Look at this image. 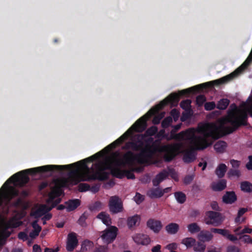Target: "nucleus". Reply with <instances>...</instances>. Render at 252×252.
Masks as SVG:
<instances>
[{
    "instance_id": "nucleus-1",
    "label": "nucleus",
    "mask_w": 252,
    "mask_h": 252,
    "mask_svg": "<svg viewBox=\"0 0 252 252\" xmlns=\"http://www.w3.org/2000/svg\"><path fill=\"white\" fill-rule=\"evenodd\" d=\"M224 122L229 123L231 126H219L214 123H208L198 126L196 129L189 128L175 134L172 138L182 140L188 139L193 145V147L183 151V160L184 162L189 163L196 159L195 150H202L211 145L207 138L217 140L223 135L233 133L241 126H247L248 115L246 112L237 113L235 110H229Z\"/></svg>"
},
{
    "instance_id": "nucleus-2",
    "label": "nucleus",
    "mask_w": 252,
    "mask_h": 252,
    "mask_svg": "<svg viewBox=\"0 0 252 252\" xmlns=\"http://www.w3.org/2000/svg\"><path fill=\"white\" fill-rule=\"evenodd\" d=\"M102 152V151L99 152L88 158L75 163L64 165V166H68L63 168V169H55V171L62 172L64 170H70L69 173V176L74 185L78 184L81 181H90L95 180L101 181L106 180L109 178V173L105 171V170L111 169L114 163L117 160L119 156V153L118 152H113L110 156L106 157L103 161L96 164L97 171L94 174L88 176L86 178H84L79 174V168H82L88 170L89 168L87 166V163L88 162H91L98 159L103 156ZM57 165L59 166V165Z\"/></svg>"
},
{
    "instance_id": "nucleus-3",
    "label": "nucleus",
    "mask_w": 252,
    "mask_h": 252,
    "mask_svg": "<svg viewBox=\"0 0 252 252\" xmlns=\"http://www.w3.org/2000/svg\"><path fill=\"white\" fill-rule=\"evenodd\" d=\"M67 166H68L47 165L22 170L13 175L5 182V184H6L8 181H11L16 182L21 187H23L27 184L30 180L28 174L33 175L38 173H45L48 171L53 172L55 171V169H63V168Z\"/></svg>"
},
{
    "instance_id": "nucleus-4",
    "label": "nucleus",
    "mask_w": 252,
    "mask_h": 252,
    "mask_svg": "<svg viewBox=\"0 0 252 252\" xmlns=\"http://www.w3.org/2000/svg\"><path fill=\"white\" fill-rule=\"evenodd\" d=\"M67 166H68L47 165L22 170L13 175L5 182V184H6L8 181H11L16 182L21 187H23L27 184L30 180L28 174L33 175L38 173H45L48 171L53 172L55 171V169H63V168Z\"/></svg>"
},
{
    "instance_id": "nucleus-5",
    "label": "nucleus",
    "mask_w": 252,
    "mask_h": 252,
    "mask_svg": "<svg viewBox=\"0 0 252 252\" xmlns=\"http://www.w3.org/2000/svg\"><path fill=\"white\" fill-rule=\"evenodd\" d=\"M213 88V85L212 82H208L205 83L201 84L193 87L184 89L179 92L178 94L172 93L170 94L166 99L160 102L159 106L160 108H162L169 103L177 104L180 100V96L183 95H189L198 93L206 89H211Z\"/></svg>"
},
{
    "instance_id": "nucleus-6",
    "label": "nucleus",
    "mask_w": 252,
    "mask_h": 252,
    "mask_svg": "<svg viewBox=\"0 0 252 252\" xmlns=\"http://www.w3.org/2000/svg\"><path fill=\"white\" fill-rule=\"evenodd\" d=\"M149 118V116L148 115V114L141 117L122 136L106 146L103 149V151H110L115 148L117 146L122 144L125 140H126L130 136L134 131L141 132L144 131L147 127V121Z\"/></svg>"
},
{
    "instance_id": "nucleus-7",
    "label": "nucleus",
    "mask_w": 252,
    "mask_h": 252,
    "mask_svg": "<svg viewBox=\"0 0 252 252\" xmlns=\"http://www.w3.org/2000/svg\"><path fill=\"white\" fill-rule=\"evenodd\" d=\"M182 147L181 143H176L171 144H167L162 146L156 144L153 141L151 142L150 158L157 152L163 153V159L164 161L169 162L171 161L176 157L177 152Z\"/></svg>"
},
{
    "instance_id": "nucleus-8",
    "label": "nucleus",
    "mask_w": 252,
    "mask_h": 252,
    "mask_svg": "<svg viewBox=\"0 0 252 252\" xmlns=\"http://www.w3.org/2000/svg\"><path fill=\"white\" fill-rule=\"evenodd\" d=\"M251 62L252 59H250L248 63H247V61H245L240 66L237 68L232 73L220 79L210 82H212V84L213 85V87L214 86H218L227 83L237 77L240 74H241L243 71V70L249 65Z\"/></svg>"
},
{
    "instance_id": "nucleus-9",
    "label": "nucleus",
    "mask_w": 252,
    "mask_h": 252,
    "mask_svg": "<svg viewBox=\"0 0 252 252\" xmlns=\"http://www.w3.org/2000/svg\"><path fill=\"white\" fill-rule=\"evenodd\" d=\"M145 137L146 136L144 134H136L133 137L132 141L126 142L122 149L123 150L131 149L134 151H139L144 145Z\"/></svg>"
},
{
    "instance_id": "nucleus-10",
    "label": "nucleus",
    "mask_w": 252,
    "mask_h": 252,
    "mask_svg": "<svg viewBox=\"0 0 252 252\" xmlns=\"http://www.w3.org/2000/svg\"><path fill=\"white\" fill-rule=\"evenodd\" d=\"M154 138L152 137H149L145 140V145L142 149L140 150V153L137 154V157L141 158L140 161L142 163H147L148 159L150 158V153L151 148V142H153Z\"/></svg>"
},
{
    "instance_id": "nucleus-11",
    "label": "nucleus",
    "mask_w": 252,
    "mask_h": 252,
    "mask_svg": "<svg viewBox=\"0 0 252 252\" xmlns=\"http://www.w3.org/2000/svg\"><path fill=\"white\" fill-rule=\"evenodd\" d=\"M207 218L205 223L208 225H212L214 226L220 225L223 221L221 214L218 212L209 211L206 212Z\"/></svg>"
},
{
    "instance_id": "nucleus-12",
    "label": "nucleus",
    "mask_w": 252,
    "mask_h": 252,
    "mask_svg": "<svg viewBox=\"0 0 252 252\" xmlns=\"http://www.w3.org/2000/svg\"><path fill=\"white\" fill-rule=\"evenodd\" d=\"M118 228L114 226H110L103 231L101 237L104 243L110 244L114 241L117 235Z\"/></svg>"
},
{
    "instance_id": "nucleus-13",
    "label": "nucleus",
    "mask_w": 252,
    "mask_h": 252,
    "mask_svg": "<svg viewBox=\"0 0 252 252\" xmlns=\"http://www.w3.org/2000/svg\"><path fill=\"white\" fill-rule=\"evenodd\" d=\"M110 211L113 214H117L123 211V204L119 197L116 195L111 196L109 201Z\"/></svg>"
},
{
    "instance_id": "nucleus-14",
    "label": "nucleus",
    "mask_w": 252,
    "mask_h": 252,
    "mask_svg": "<svg viewBox=\"0 0 252 252\" xmlns=\"http://www.w3.org/2000/svg\"><path fill=\"white\" fill-rule=\"evenodd\" d=\"M141 158L137 157V154L135 155L131 151H128L123 156V160L120 161V164L121 165L125 164H132L134 161L136 160L139 163L142 164L140 161Z\"/></svg>"
},
{
    "instance_id": "nucleus-15",
    "label": "nucleus",
    "mask_w": 252,
    "mask_h": 252,
    "mask_svg": "<svg viewBox=\"0 0 252 252\" xmlns=\"http://www.w3.org/2000/svg\"><path fill=\"white\" fill-rule=\"evenodd\" d=\"M78 245V240L76 234L74 232L69 233L67 235L66 249L68 252H73Z\"/></svg>"
},
{
    "instance_id": "nucleus-16",
    "label": "nucleus",
    "mask_w": 252,
    "mask_h": 252,
    "mask_svg": "<svg viewBox=\"0 0 252 252\" xmlns=\"http://www.w3.org/2000/svg\"><path fill=\"white\" fill-rule=\"evenodd\" d=\"M133 241L138 245L146 246L151 242V239L146 234H136L132 237Z\"/></svg>"
},
{
    "instance_id": "nucleus-17",
    "label": "nucleus",
    "mask_w": 252,
    "mask_h": 252,
    "mask_svg": "<svg viewBox=\"0 0 252 252\" xmlns=\"http://www.w3.org/2000/svg\"><path fill=\"white\" fill-rule=\"evenodd\" d=\"M147 226L155 233H158L162 228V225L160 220L150 219L147 222Z\"/></svg>"
},
{
    "instance_id": "nucleus-18",
    "label": "nucleus",
    "mask_w": 252,
    "mask_h": 252,
    "mask_svg": "<svg viewBox=\"0 0 252 252\" xmlns=\"http://www.w3.org/2000/svg\"><path fill=\"white\" fill-rule=\"evenodd\" d=\"M237 196L233 191H227L223 195L222 199L223 203L231 204L237 200Z\"/></svg>"
},
{
    "instance_id": "nucleus-19",
    "label": "nucleus",
    "mask_w": 252,
    "mask_h": 252,
    "mask_svg": "<svg viewBox=\"0 0 252 252\" xmlns=\"http://www.w3.org/2000/svg\"><path fill=\"white\" fill-rule=\"evenodd\" d=\"M66 205V209L67 212H71L75 210L81 204V201L78 199H69L65 202Z\"/></svg>"
},
{
    "instance_id": "nucleus-20",
    "label": "nucleus",
    "mask_w": 252,
    "mask_h": 252,
    "mask_svg": "<svg viewBox=\"0 0 252 252\" xmlns=\"http://www.w3.org/2000/svg\"><path fill=\"white\" fill-rule=\"evenodd\" d=\"M226 180L221 179L217 183H213L212 184L211 188L215 191H220L226 188Z\"/></svg>"
},
{
    "instance_id": "nucleus-21",
    "label": "nucleus",
    "mask_w": 252,
    "mask_h": 252,
    "mask_svg": "<svg viewBox=\"0 0 252 252\" xmlns=\"http://www.w3.org/2000/svg\"><path fill=\"white\" fill-rule=\"evenodd\" d=\"M51 210V208L50 207L43 205L41 206L38 209H37L32 214L35 218H38L45 215L46 213Z\"/></svg>"
},
{
    "instance_id": "nucleus-22",
    "label": "nucleus",
    "mask_w": 252,
    "mask_h": 252,
    "mask_svg": "<svg viewBox=\"0 0 252 252\" xmlns=\"http://www.w3.org/2000/svg\"><path fill=\"white\" fill-rule=\"evenodd\" d=\"M19 193V191L17 189L13 187L10 188L4 196V198L7 202V204L15 197L18 196Z\"/></svg>"
},
{
    "instance_id": "nucleus-23",
    "label": "nucleus",
    "mask_w": 252,
    "mask_h": 252,
    "mask_svg": "<svg viewBox=\"0 0 252 252\" xmlns=\"http://www.w3.org/2000/svg\"><path fill=\"white\" fill-rule=\"evenodd\" d=\"M147 195L151 198H158L163 196V193L161 192V189L158 187L149 189L147 192Z\"/></svg>"
},
{
    "instance_id": "nucleus-24",
    "label": "nucleus",
    "mask_w": 252,
    "mask_h": 252,
    "mask_svg": "<svg viewBox=\"0 0 252 252\" xmlns=\"http://www.w3.org/2000/svg\"><path fill=\"white\" fill-rule=\"evenodd\" d=\"M213 235L211 232L208 231H201L198 234V238L201 242H209L213 238Z\"/></svg>"
},
{
    "instance_id": "nucleus-25",
    "label": "nucleus",
    "mask_w": 252,
    "mask_h": 252,
    "mask_svg": "<svg viewBox=\"0 0 252 252\" xmlns=\"http://www.w3.org/2000/svg\"><path fill=\"white\" fill-rule=\"evenodd\" d=\"M165 229L169 234L174 235L178 232L179 225L176 223L171 222L167 224Z\"/></svg>"
},
{
    "instance_id": "nucleus-26",
    "label": "nucleus",
    "mask_w": 252,
    "mask_h": 252,
    "mask_svg": "<svg viewBox=\"0 0 252 252\" xmlns=\"http://www.w3.org/2000/svg\"><path fill=\"white\" fill-rule=\"evenodd\" d=\"M22 223L21 221L12 218L4 223V226L5 229L16 228L21 225Z\"/></svg>"
},
{
    "instance_id": "nucleus-27",
    "label": "nucleus",
    "mask_w": 252,
    "mask_h": 252,
    "mask_svg": "<svg viewBox=\"0 0 252 252\" xmlns=\"http://www.w3.org/2000/svg\"><path fill=\"white\" fill-rule=\"evenodd\" d=\"M227 170V166L224 163L220 164L215 170V173L219 178L224 177Z\"/></svg>"
},
{
    "instance_id": "nucleus-28",
    "label": "nucleus",
    "mask_w": 252,
    "mask_h": 252,
    "mask_svg": "<svg viewBox=\"0 0 252 252\" xmlns=\"http://www.w3.org/2000/svg\"><path fill=\"white\" fill-rule=\"evenodd\" d=\"M110 170H111V174L113 176L119 179H123L125 177V170H121L118 168H114L112 167Z\"/></svg>"
},
{
    "instance_id": "nucleus-29",
    "label": "nucleus",
    "mask_w": 252,
    "mask_h": 252,
    "mask_svg": "<svg viewBox=\"0 0 252 252\" xmlns=\"http://www.w3.org/2000/svg\"><path fill=\"white\" fill-rule=\"evenodd\" d=\"M214 149L219 153H223L227 147V144L225 141H219L214 145Z\"/></svg>"
},
{
    "instance_id": "nucleus-30",
    "label": "nucleus",
    "mask_w": 252,
    "mask_h": 252,
    "mask_svg": "<svg viewBox=\"0 0 252 252\" xmlns=\"http://www.w3.org/2000/svg\"><path fill=\"white\" fill-rule=\"evenodd\" d=\"M241 190L245 192H252V184L248 181H243L240 184Z\"/></svg>"
},
{
    "instance_id": "nucleus-31",
    "label": "nucleus",
    "mask_w": 252,
    "mask_h": 252,
    "mask_svg": "<svg viewBox=\"0 0 252 252\" xmlns=\"http://www.w3.org/2000/svg\"><path fill=\"white\" fill-rule=\"evenodd\" d=\"M181 243L185 245L187 248H190L192 247H194L196 243V240L193 238L187 237L183 239L182 240Z\"/></svg>"
},
{
    "instance_id": "nucleus-32",
    "label": "nucleus",
    "mask_w": 252,
    "mask_h": 252,
    "mask_svg": "<svg viewBox=\"0 0 252 252\" xmlns=\"http://www.w3.org/2000/svg\"><path fill=\"white\" fill-rule=\"evenodd\" d=\"M174 196L177 201L180 204H183L186 201V195L182 191L175 192L174 193Z\"/></svg>"
},
{
    "instance_id": "nucleus-33",
    "label": "nucleus",
    "mask_w": 252,
    "mask_h": 252,
    "mask_svg": "<svg viewBox=\"0 0 252 252\" xmlns=\"http://www.w3.org/2000/svg\"><path fill=\"white\" fill-rule=\"evenodd\" d=\"M97 218L101 220L103 223L106 225H109L111 223V219L108 215L106 214L104 212L99 213Z\"/></svg>"
},
{
    "instance_id": "nucleus-34",
    "label": "nucleus",
    "mask_w": 252,
    "mask_h": 252,
    "mask_svg": "<svg viewBox=\"0 0 252 252\" xmlns=\"http://www.w3.org/2000/svg\"><path fill=\"white\" fill-rule=\"evenodd\" d=\"M230 101L227 98H222L217 103V108L220 110H225L229 104Z\"/></svg>"
},
{
    "instance_id": "nucleus-35",
    "label": "nucleus",
    "mask_w": 252,
    "mask_h": 252,
    "mask_svg": "<svg viewBox=\"0 0 252 252\" xmlns=\"http://www.w3.org/2000/svg\"><path fill=\"white\" fill-rule=\"evenodd\" d=\"M140 220L138 215H135L127 219V224L129 228H131L136 224Z\"/></svg>"
},
{
    "instance_id": "nucleus-36",
    "label": "nucleus",
    "mask_w": 252,
    "mask_h": 252,
    "mask_svg": "<svg viewBox=\"0 0 252 252\" xmlns=\"http://www.w3.org/2000/svg\"><path fill=\"white\" fill-rule=\"evenodd\" d=\"M188 228L189 231L192 234L200 232L201 230L200 227L198 226L197 223L195 222L189 224L188 225Z\"/></svg>"
},
{
    "instance_id": "nucleus-37",
    "label": "nucleus",
    "mask_w": 252,
    "mask_h": 252,
    "mask_svg": "<svg viewBox=\"0 0 252 252\" xmlns=\"http://www.w3.org/2000/svg\"><path fill=\"white\" fill-rule=\"evenodd\" d=\"M241 174V171L239 169L231 168L228 170L227 173V176L229 178L232 177L239 178L240 177Z\"/></svg>"
},
{
    "instance_id": "nucleus-38",
    "label": "nucleus",
    "mask_w": 252,
    "mask_h": 252,
    "mask_svg": "<svg viewBox=\"0 0 252 252\" xmlns=\"http://www.w3.org/2000/svg\"><path fill=\"white\" fill-rule=\"evenodd\" d=\"M191 101L190 99L183 100L180 103V107L186 111H189L191 108Z\"/></svg>"
},
{
    "instance_id": "nucleus-39",
    "label": "nucleus",
    "mask_w": 252,
    "mask_h": 252,
    "mask_svg": "<svg viewBox=\"0 0 252 252\" xmlns=\"http://www.w3.org/2000/svg\"><path fill=\"white\" fill-rule=\"evenodd\" d=\"M158 129L156 126H152L148 128L145 131L144 134L146 137L151 136L156 134L158 132Z\"/></svg>"
},
{
    "instance_id": "nucleus-40",
    "label": "nucleus",
    "mask_w": 252,
    "mask_h": 252,
    "mask_svg": "<svg viewBox=\"0 0 252 252\" xmlns=\"http://www.w3.org/2000/svg\"><path fill=\"white\" fill-rule=\"evenodd\" d=\"M210 230L211 232L220 234L225 237H226L229 231L225 229H220L216 228H212Z\"/></svg>"
},
{
    "instance_id": "nucleus-41",
    "label": "nucleus",
    "mask_w": 252,
    "mask_h": 252,
    "mask_svg": "<svg viewBox=\"0 0 252 252\" xmlns=\"http://www.w3.org/2000/svg\"><path fill=\"white\" fill-rule=\"evenodd\" d=\"M206 248V245L201 242H198L193 247V250L194 251L199 252H204Z\"/></svg>"
},
{
    "instance_id": "nucleus-42",
    "label": "nucleus",
    "mask_w": 252,
    "mask_h": 252,
    "mask_svg": "<svg viewBox=\"0 0 252 252\" xmlns=\"http://www.w3.org/2000/svg\"><path fill=\"white\" fill-rule=\"evenodd\" d=\"M102 204L99 201H96L94 203L91 204L89 208L92 211H99L101 208Z\"/></svg>"
},
{
    "instance_id": "nucleus-43",
    "label": "nucleus",
    "mask_w": 252,
    "mask_h": 252,
    "mask_svg": "<svg viewBox=\"0 0 252 252\" xmlns=\"http://www.w3.org/2000/svg\"><path fill=\"white\" fill-rule=\"evenodd\" d=\"M172 122V118L170 116L166 117L161 122V126L163 128L169 127Z\"/></svg>"
},
{
    "instance_id": "nucleus-44",
    "label": "nucleus",
    "mask_w": 252,
    "mask_h": 252,
    "mask_svg": "<svg viewBox=\"0 0 252 252\" xmlns=\"http://www.w3.org/2000/svg\"><path fill=\"white\" fill-rule=\"evenodd\" d=\"M168 172L166 170L164 169L157 174L156 177L162 182L168 177Z\"/></svg>"
},
{
    "instance_id": "nucleus-45",
    "label": "nucleus",
    "mask_w": 252,
    "mask_h": 252,
    "mask_svg": "<svg viewBox=\"0 0 252 252\" xmlns=\"http://www.w3.org/2000/svg\"><path fill=\"white\" fill-rule=\"evenodd\" d=\"M90 186L86 183H80L78 185V190L80 192H84L90 190Z\"/></svg>"
},
{
    "instance_id": "nucleus-46",
    "label": "nucleus",
    "mask_w": 252,
    "mask_h": 252,
    "mask_svg": "<svg viewBox=\"0 0 252 252\" xmlns=\"http://www.w3.org/2000/svg\"><path fill=\"white\" fill-rule=\"evenodd\" d=\"M134 200L137 204H140L144 200V196L139 192H136Z\"/></svg>"
},
{
    "instance_id": "nucleus-47",
    "label": "nucleus",
    "mask_w": 252,
    "mask_h": 252,
    "mask_svg": "<svg viewBox=\"0 0 252 252\" xmlns=\"http://www.w3.org/2000/svg\"><path fill=\"white\" fill-rule=\"evenodd\" d=\"M206 101V97L203 94L199 95L196 97V104L198 106H201L203 105L204 102Z\"/></svg>"
},
{
    "instance_id": "nucleus-48",
    "label": "nucleus",
    "mask_w": 252,
    "mask_h": 252,
    "mask_svg": "<svg viewBox=\"0 0 252 252\" xmlns=\"http://www.w3.org/2000/svg\"><path fill=\"white\" fill-rule=\"evenodd\" d=\"M216 107V104L214 101L206 102L204 105L205 109L207 111H210Z\"/></svg>"
},
{
    "instance_id": "nucleus-49",
    "label": "nucleus",
    "mask_w": 252,
    "mask_h": 252,
    "mask_svg": "<svg viewBox=\"0 0 252 252\" xmlns=\"http://www.w3.org/2000/svg\"><path fill=\"white\" fill-rule=\"evenodd\" d=\"M88 216L86 213H84L80 217L78 220V223L82 226H85V221L87 219Z\"/></svg>"
},
{
    "instance_id": "nucleus-50",
    "label": "nucleus",
    "mask_w": 252,
    "mask_h": 252,
    "mask_svg": "<svg viewBox=\"0 0 252 252\" xmlns=\"http://www.w3.org/2000/svg\"><path fill=\"white\" fill-rule=\"evenodd\" d=\"M230 163L233 169H238L240 167L241 162L240 161L232 159L230 160Z\"/></svg>"
},
{
    "instance_id": "nucleus-51",
    "label": "nucleus",
    "mask_w": 252,
    "mask_h": 252,
    "mask_svg": "<svg viewBox=\"0 0 252 252\" xmlns=\"http://www.w3.org/2000/svg\"><path fill=\"white\" fill-rule=\"evenodd\" d=\"M126 177L128 179H134L135 177L132 171L128 170H125V177Z\"/></svg>"
},
{
    "instance_id": "nucleus-52",
    "label": "nucleus",
    "mask_w": 252,
    "mask_h": 252,
    "mask_svg": "<svg viewBox=\"0 0 252 252\" xmlns=\"http://www.w3.org/2000/svg\"><path fill=\"white\" fill-rule=\"evenodd\" d=\"M18 238L19 239L22 240L24 241L28 240V236L27 234L25 232H20L18 234Z\"/></svg>"
},
{
    "instance_id": "nucleus-53",
    "label": "nucleus",
    "mask_w": 252,
    "mask_h": 252,
    "mask_svg": "<svg viewBox=\"0 0 252 252\" xmlns=\"http://www.w3.org/2000/svg\"><path fill=\"white\" fill-rule=\"evenodd\" d=\"M178 248V245L176 243L169 244L166 247V249L170 251H174Z\"/></svg>"
},
{
    "instance_id": "nucleus-54",
    "label": "nucleus",
    "mask_w": 252,
    "mask_h": 252,
    "mask_svg": "<svg viewBox=\"0 0 252 252\" xmlns=\"http://www.w3.org/2000/svg\"><path fill=\"white\" fill-rule=\"evenodd\" d=\"M227 252H240V250L235 246H229L227 248Z\"/></svg>"
},
{
    "instance_id": "nucleus-55",
    "label": "nucleus",
    "mask_w": 252,
    "mask_h": 252,
    "mask_svg": "<svg viewBox=\"0 0 252 252\" xmlns=\"http://www.w3.org/2000/svg\"><path fill=\"white\" fill-rule=\"evenodd\" d=\"M40 233V230H32L31 232H30L29 234V236L32 239H34L37 236H38L39 234Z\"/></svg>"
},
{
    "instance_id": "nucleus-56",
    "label": "nucleus",
    "mask_w": 252,
    "mask_h": 252,
    "mask_svg": "<svg viewBox=\"0 0 252 252\" xmlns=\"http://www.w3.org/2000/svg\"><path fill=\"white\" fill-rule=\"evenodd\" d=\"M171 115L174 118V120H176L179 117V113L176 109H173L171 111Z\"/></svg>"
},
{
    "instance_id": "nucleus-57",
    "label": "nucleus",
    "mask_w": 252,
    "mask_h": 252,
    "mask_svg": "<svg viewBox=\"0 0 252 252\" xmlns=\"http://www.w3.org/2000/svg\"><path fill=\"white\" fill-rule=\"evenodd\" d=\"M100 185L99 184H95L94 185L90 187V189L94 193L97 192L100 189Z\"/></svg>"
},
{
    "instance_id": "nucleus-58",
    "label": "nucleus",
    "mask_w": 252,
    "mask_h": 252,
    "mask_svg": "<svg viewBox=\"0 0 252 252\" xmlns=\"http://www.w3.org/2000/svg\"><path fill=\"white\" fill-rule=\"evenodd\" d=\"M193 179V177L191 175L186 176L184 178V183L186 185L189 184Z\"/></svg>"
},
{
    "instance_id": "nucleus-59",
    "label": "nucleus",
    "mask_w": 252,
    "mask_h": 252,
    "mask_svg": "<svg viewBox=\"0 0 252 252\" xmlns=\"http://www.w3.org/2000/svg\"><path fill=\"white\" fill-rule=\"evenodd\" d=\"M60 194L55 195L54 192H52L49 194V199H48L47 202L48 203H50L51 202H53L56 196H59Z\"/></svg>"
},
{
    "instance_id": "nucleus-60",
    "label": "nucleus",
    "mask_w": 252,
    "mask_h": 252,
    "mask_svg": "<svg viewBox=\"0 0 252 252\" xmlns=\"http://www.w3.org/2000/svg\"><path fill=\"white\" fill-rule=\"evenodd\" d=\"M32 226L34 230H40V232L41 230V227L39 226L37 223V220H34L32 223Z\"/></svg>"
},
{
    "instance_id": "nucleus-61",
    "label": "nucleus",
    "mask_w": 252,
    "mask_h": 252,
    "mask_svg": "<svg viewBox=\"0 0 252 252\" xmlns=\"http://www.w3.org/2000/svg\"><path fill=\"white\" fill-rule=\"evenodd\" d=\"M200 213L198 210H192L190 213V217L195 218L200 215Z\"/></svg>"
},
{
    "instance_id": "nucleus-62",
    "label": "nucleus",
    "mask_w": 252,
    "mask_h": 252,
    "mask_svg": "<svg viewBox=\"0 0 252 252\" xmlns=\"http://www.w3.org/2000/svg\"><path fill=\"white\" fill-rule=\"evenodd\" d=\"M248 158L249 161L246 164V166L248 170H252V155L249 156Z\"/></svg>"
},
{
    "instance_id": "nucleus-63",
    "label": "nucleus",
    "mask_w": 252,
    "mask_h": 252,
    "mask_svg": "<svg viewBox=\"0 0 252 252\" xmlns=\"http://www.w3.org/2000/svg\"><path fill=\"white\" fill-rule=\"evenodd\" d=\"M107 251V247L105 246H99L95 248L94 252H106Z\"/></svg>"
},
{
    "instance_id": "nucleus-64",
    "label": "nucleus",
    "mask_w": 252,
    "mask_h": 252,
    "mask_svg": "<svg viewBox=\"0 0 252 252\" xmlns=\"http://www.w3.org/2000/svg\"><path fill=\"white\" fill-rule=\"evenodd\" d=\"M161 245L158 244L152 248V252H161Z\"/></svg>"
}]
</instances>
